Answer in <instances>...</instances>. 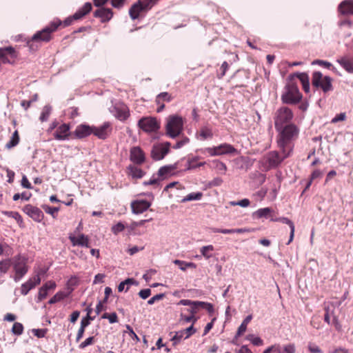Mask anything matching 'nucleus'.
I'll use <instances>...</instances> for the list:
<instances>
[{"instance_id":"53","label":"nucleus","mask_w":353,"mask_h":353,"mask_svg":"<svg viewBox=\"0 0 353 353\" xmlns=\"http://www.w3.org/2000/svg\"><path fill=\"white\" fill-rule=\"evenodd\" d=\"M129 117V113L125 109L118 110L117 117L121 120L124 121Z\"/></svg>"},{"instance_id":"58","label":"nucleus","mask_w":353,"mask_h":353,"mask_svg":"<svg viewBox=\"0 0 353 353\" xmlns=\"http://www.w3.org/2000/svg\"><path fill=\"white\" fill-rule=\"evenodd\" d=\"M94 336H90V337L87 338L84 341H83L81 343H80V345L79 346V348L83 349L85 347H87L90 345H92L94 343Z\"/></svg>"},{"instance_id":"9","label":"nucleus","mask_w":353,"mask_h":353,"mask_svg":"<svg viewBox=\"0 0 353 353\" xmlns=\"http://www.w3.org/2000/svg\"><path fill=\"white\" fill-rule=\"evenodd\" d=\"M138 125L145 132H152L157 131L159 128V123L155 118L144 117L139 121Z\"/></svg>"},{"instance_id":"28","label":"nucleus","mask_w":353,"mask_h":353,"mask_svg":"<svg viewBox=\"0 0 353 353\" xmlns=\"http://www.w3.org/2000/svg\"><path fill=\"white\" fill-rule=\"evenodd\" d=\"M277 221H279L283 223L288 224L290 228V238H289L288 242L287 243V244L289 245L293 241V239L294 236V231H295L294 225L292 221H290L289 219H288L286 217H281V218L278 219Z\"/></svg>"},{"instance_id":"12","label":"nucleus","mask_w":353,"mask_h":353,"mask_svg":"<svg viewBox=\"0 0 353 353\" xmlns=\"http://www.w3.org/2000/svg\"><path fill=\"white\" fill-rule=\"evenodd\" d=\"M23 212L36 222H41L44 216L43 212L37 207L26 205L23 207Z\"/></svg>"},{"instance_id":"31","label":"nucleus","mask_w":353,"mask_h":353,"mask_svg":"<svg viewBox=\"0 0 353 353\" xmlns=\"http://www.w3.org/2000/svg\"><path fill=\"white\" fill-rule=\"evenodd\" d=\"M128 169L129 174L134 179H141L144 175V172L141 168L134 165H130Z\"/></svg>"},{"instance_id":"61","label":"nucleus","mask_w":353,"mask_h":353,"mask_svg":"<svg viewBox=\"0 0 353 353\" xmlns=\"http://www.w3.org/2000/svg\"><path fill=\"white\" fill-rule=\"evenodd\" d=\"M150 294L151 290L149 288L141 290L139 292V296L143 299H146L150 296Z\"/></svg>"},{"instance_id":"17","label":"nucleus","mask_w":353,"mask_h":353,"mask_svg":"<svg viewBox=\"0 0 353 353\" xmlns=\"http://www.w3.org/2000/svg\"><path fill=\"white\" fill-rule=\"evenodd\" d=\"M130 160L136 164H142L145 161V154L139 147H133L130 150Z\"/></svg>"},{"instance_id":"10","label":"nucleus","mask_w":353,"mask_h":353,"mask_svg":"<svg viewBox=\"0 0 353 353\" xmlns=\"http://www.w3.org/2000/svg\"><path fill=\"white\" fill-rule=\"evenodd\" d=\"M170 143L155 145L151 151V157L154 161L163 159L170 150Z\"/></svg>"},{"instance_id":"29","label":"nucleus","mask_w":353,"mask_h":353,"mask_svg":"<svg viewBox=\"0 0 353 353\" xmlns=\"http://www.w3.org/2000/svg\"><path fill=\"white\" fill-rule=\"evenodd\" d=\"M171 336L170 341L172 342V345L176 346L179 344L183 339H185V335L181 330L177 332H171L170 333Z\"/></svg>"},{"instance_id":"18","label":"nucleus","mask_w":353,"mask_h":353,"mask_svg":"<svg viewBox=\"0 0 353 353\" xmlns=\"http://www.w3.org/2000/svg\"><path fill=\"white\" fill-rule=\"evenodd\" d=\"M16 57L15 50L12 47L0 48V63H10V58L14 59Z\"/></svg>"},{"instance_id":"35","label":"nucleus","mask_w":353,"mask_h":353,"mask_svg":"<svg viewBox=\"0 0 353 353\" xmlns=\"http://www.w3.org/2000/svg\"><path fill=\"white\" fill-rule=\"evenodd\" d=\"M199 136L201 140L211 139L213 137L212 130L207 126H203L201 128Z\"/></svg>"},{"instance_id":"8","label":"nucleus","mask_w":353,"mask_h":353,"mask_svg":"<svg viewBox=\"0 0 353 353\" xmlns=\"http://www.w3.org/2000/svg\"><path fill=\"white\" fill-rule=\"evenodd\" d=\"M312 85L316 88H321L324 92L333 89L332 79L328 76H323L321 72H314L312 74Z\"/></svg>"},{"instance_id":"2","label":"nucleus","mask_w":353,"mask_h":353,"mask_svg":"<svg viewBox=\"0 0 353 353\" xmlns=\"http://www.w3.org/2000/svg\"><path fill=\"white\" fill-rule=\"evenodd\" d=\"M281 98L283 103L294 105L301 100L302 94L295 83H289L284 87Z\"/></svg>"},{"instance_id":"20","label":"nucleus","mask_w":353,"mask_h":353,"mask_svg":"<svg viewBox=\"0 0 353 353\" xmlns=\"http://www.w3.org/2000/svg\"><path fill=\"white\" fill-rule=\"evenodd\" d=\"M92 126L88 125H79L74 131V134L77 137L82 139L92 134Z\"/></svg>"},{"instance_id":"64","label":"nucleus","mask_w":353,"mask_h":353,"mask_svg":"<svg viewBox=\"0 0 353 353\" xmlns=\"http://www.w3.org/2000/svg\"><path fill=\"white\" fill-rule=\"evenodd\" d=\"M32 332L34 333V336H37L38 338H43L46 335V330H45V329H33Z\"/></svg>"},{"instance_id":"49","label":"nucleus","mask_w":353,"mask_h":353,"mask_svg":"<svg viewBox=\"0 0 353 353\" xmlns=\"http://www.w3.org/2000/svg\"><path fill=\"white\" fill-rule=\"evenodd\" d=\"M248 339L250 340L252 343L256 346H261L263 344V341L260 337H254L252 334L249 335L248 336Z\"/></svg>"},{"instance_id":"33","label":"nucleus","mask_w":353,"mask_h":353,"mask_svg":"<svg viewBox=\"0 0 353 353\" xmlns=\"http://www.w3.org/2000/svg\"><path fill=\"white\" fill-rule=\"evenodd\" d=\"M214 248L212 245L203 246L200 248V253L205 259H209L212 256V252Z\"/></svg>"},{"instance_id":"43","label":"nucleus","mask_w":353,"mask_h":353,"mask_svg":"<svg viewBox=\"0 0 353 353\" xmlns=\"http://www.w3.org/2000/svg\"><path fill=\"white\" fill-rule=\"evenodd\" d=\"M271 211H272L271 208H261V209L258 210L257 211L255 212L254 214L256 215V216L258 218H262V217L267 218L268 216L271 212Z\"/></svg>"},{"instance_id":"52","label":"nucleus","mask_w":353,"mask_h":353,"mask_svg":"<svg viewBox=\"0 0 353 353\" xmlns=\"http://www.w3.org/2000/svg\"><path fill=\"white\" fill-rule=\"evenodd\" d=\"M125 229V225L123 223L119 222L116 225L112 227V232L114 234H117L118 233L122 232Z\"/></svg>"},{"instance_id":"36","label":"nucleus","mask_w":353,"mask_h":353,"mask_svg":"<svg viewBox=\"0 0 353 353\" xmlns=\"http://www.w3.org/2000/svg\"><path fill=\"white\" fill-rule=\"evenodd\" d=\"M198 159H199L198 157L189 158L188 159V162H187L188 165H187L186 169L192 170V169H194V168L203 166L205 164V162H199L198 165H194V162L197 161Z\"/></svg>"},{"instance_id":"23","label":"nucleus","mask_w":353,"mask_h":353,"mask_svg":"<svg viewBox=\"0 0 353 353\" xmlns=\"http://www.w3.org/2000/svg\"><path fill=\"white\" fill-rule=\"evenodd\" d=\"M94 15L95 17L101 18L102 22H105L109 21L112 17L113 13L111 9L101 8L97 10Z\"/></svg>"},{"instance_id":"42","label":"nucleus","mask_w":353,"mask_h":353,"mask_svg":"<svg viewBox=\"0 0 353 353\" xmlns=\"http://www.w3.org/2000/svg\"><path fill=\"white\" fill-rule=\"evenodd\" d=\"M294 77H296L300 80V81L302 83V85H304L305 83L309 82V77L306 73L296 72V73H294V74L290 75V77H292V78Z\"/></svg>"},{"instance_id":"41","label":"nucleus","mask_w":353,"mask_h":353,"mask_svg":"<svg viewBox=\"0 0 353 353\" xmlns=\"http://www.w3.org/2000/svg\"><path fill=\"white\" fill-rule=\"evenodd\" d=\"M52 111V107L49 105H46L43 107L42 112L40 116V120L41 121H46L48 120Z\"/></svg>"},{"instance_id":"4","label":"nucleus","mask_w":353,"mask_h":353,"mask_svg":"<svg viewBox=\"0 0 353 353\" xmlns=\"http://www.w3.org/2000/svg\"><path fill=\"white\" fill-rule=\"evenodd\" d=\"M12 266L14 274L11 275L10 277L12 278L15 282L19 281L28 271L27 259L20 254L12 258Z\"/></svg>"},{"instance_id":"40","label":"nucleus","mask_w":353,"mask_h":353,"mask_svg":"<svg viewBox=\"0 0 353 353\" xmlns=\"http://www.w3.org/2000/svg\"><path fill=\"white\" fill-rule=\"evenodd\" d=\"M42 208L47 214H50L53 218L57 217V214L59 210L58 207H50L48 205H43Z\"/></svg>"},{"instance_id":"34","label":"nucleus","mask_w":353,"mask_h":353,"mask_svg":"<svg viewBox=\"0 0 353 353\" xmlns=\"http://www.w3.org/2000/svg\"><path fill=\"white\" fill-rule=\"evenodd\" d=\"M252 319V315H248V316L245 317V319L243 321V322L238 328L237 332L236 334V337L241 336L246 331L247 325L251 321Z\"/></svg>"},{"instance_id":"44","label":"nucleus","mask_w":353,"mask_h":353,"mask_svg":"<svg viewBox=\"0 0 353 353\" xmlns=\"http://www.w3.org/2000/svg\"><path fill=\"white\" fill-rule=\"evenodd\" d=\"M150 219H143L139 221H132L128 226L130 232L134 231L137 227L143 225L146 222L149 221Z\"/></svg>"},{"instance_id":"62","label":"nucleus","mask_w":353,"mask_h":353,"mask_svg":"<svg viewBox=\"0 0 353 353\" xmlns=\"http://www.w3.org/2000/svg\"><path fill=\"white\" fill-rule=\"evenodd\" d=\"M86 323H84L83 324V325H81L79 330H78V332H77V337H76V341L77 342H79L83 336V334H84V332H85V325Z\"/></svg>"},{"instance_id":"7","label":"nucleus","mask_w":353,"mask_h":353,"mask_svg":"<svg viewBox=\"0 0 353 353\" xmlns=\"http://www.w3.org/2000/svg\"><path fill=\"white\" fill-rule=\"evenodd\" d=\"M293 117L294 114L289 108L285 106L281 107L275 112L274 118L275 128H279L291 123L290 122Z\"/></svg>"},{"instance_id":"25","label":"nucleus","mask_w":353,"mask_h":353,"mask_svg":"<svg viewBox=\"0 0 353 353\" xmlns=\"http://www.w3.org/2000/svg\"><path fill=\"white\" fill-rule=\"evenodd\" d=\"M218 156L223 154H231L237 152L232 145L223 143L217 146Z\"/></svg>"},{"instance_id":"59","label":"nucleus","mask_w":353,"mask_h":353,"mask_svg":"<svg viewBox=\"0 0 353 353\" xmlns=\"http://www.w3.org/2000/svg\"><path fill=\"white\" fill-rule=\"evenodd\" d=\"M181 318L183 321H184L186 323L192 322L194 323L197 321V318L191 314L189 316H185L181 314Z\"/></svg>"},{"instance_id":"63","label":"nucleus","mask_w":353,"mask_h":353,"mask_svg":"<svg viewBox=\"0 0 353 353\" xmlns=\"http://www.w3.org/2000/svg\"><path fill=\"white\" fill-rule=\"evenodd\" d=\"M190 139L188 137L183 138L182 140L179 141L173 146L174 149H179L189 142Z\"/></svg>"},{"instance_id":"26","label":"nucleus","mask_w":353,"mask_h":353,"mask_svg":"<svg viewBox=\"0 0 353 353\" xmlns=\"http://www.w3.org/2000/svg\"><path fill=\"white\" fill-rule=\"evenodd\" d=\"M296 346L294 343H288L281 347L279 344H275V353H295Z\"/></svg>"},{"instance_id":"54","label":"nucleus","mask_w":353,"mask_h":353,"mask_svg":"<svg viewBox=\"0 0 353 353\" xmlns=\"http://www.w3.org/2000/svg\"><path fill=\"white\" fill-rule=\"evenodd\" d=\"M164 296H165V294H163V293L156 294L148 301V304L152 305L156 301H161V299H163L164 298Z\"/></svg>"},{"instance_id":"3","label":"nucleus","mask_w":353,"mask_h":353,"mask_svg":"<svg viewBox=\"0 0 353 353\" xmlns=\"http://www.w3.org/2000/svg\"><path fill=\"white\" fill-rule=\"evenodd\" d=\"M183 130V119L178 115H170L167 119L165 125L166 134L174 139L179 136Z\"/></svg>"},{"instance_id":"22","label":"nucleus","mask_w":353,"mask_h":353,"mask_svg":"<svg viewBox=\"0 0 353 353\" xmlns=\"http://www.w3.org/2000/svg\"><path fill=\"white\" fill-rule=\"evenodd\" d=\"M337 62L347 72L353 73V57L343 56L337 59Z\"/></svg>"},{"instance_id":"14","label":"nucleus","mask_w":353,"mask_h":353,"mask_svg":"<svg viewBox=\"0 0 353 353\" xmlns=\"http://www.w3.org/2000/svg\"><path fill=\"white\" fill-rule=\"evenodd\" d=\"M151 205V203L146 200H137L131 203L132 212L138 214L146 211Z\"/></svg>"},{"instance_id":"46","label":"nucleus","mask_w":353,"mask_h":353,"mask_svg":"<svg viewBox=\"0 0 353 353\" xmlns=\"http://www.w3.org/2000/svg\"><path fill=\"white\" fill-rule=\"evenodd\" d=\"M65 297V295L63 292H57L54 296H53L48 301L49 304H54L56 303L62 299H63Z\"/></svg>"},{"instance_id":"15","label":"nucleus","mask_w":353,"mask_h":353,"mask_svg":"<svg viewBox=\"0 0 353 353\" xmlns=\"http://www.w3.org/2000/svg\"><path fill=\"white\" fill-rule=\"evenodd\" d=\"M40 282L41 279L39 275H35L34 276L29 279L28 281L21 285V293L23 295H26L30 290L34 288L37 285L39 284Z\"/></svg>"},{"instance_id":"60","label":"nucleus","mask_w":353,"mask_h":353,"mask_svg":"<svg viewBox=\"0 0 353 353\" xmlns=\"http://www.w3.org/2000/svg\"><path fill=\"white\" fill-rule=\"evenodd\" d=\"M312 64L313 65L318 64V65L325 67L326 68H330L331 67H332V65L331 63L326 61L319 60V59L314 60L312 62Z\"/></svg>"},{"instance_id":"11","label":"nucleus","mask_w":353,"mask_h":353,"mask_svg":"<svg viewBox=\"0 0 353 353\" xmlns=\"http://www.w3.org/2000/svg\"><path fill=\"white\" fill-rule=\"evenodd\" d=\"M152 6L151 3H148V4L146 5L143 1L139 0L130 8L129 14L132 19H136L139 17V13L141 11L149 10Z\"/></svg>"},{"instance_id":"50","label":"nucleus","mask_w":353,"mask_h":353,"mask_svg":"<svg viewBox=\"0 0 353 353\" xmlns=\"http://www.w3.org/2000/svg\"><path fill=\"white\" fill-rule=\"evenodd\" d=\"M174 263L176 265H184V267H180V269L185 271L188 268H196V265L193 263H185L180 260H175Z\"/></svg>"},{"instance_id":"45","label":"nucleus","mask_w":353,"mask_h":353,"mask_svg":"<svg viewBox=\"0 0 353 353\" xmlns=\"http://www.w3.org/2000/svg\"><path fill=\"white\" fill-rule=\"evenodd\" d=\"M23 331V326L21 323L16 322L13 324L12 332L15 335H21Z\"/></svg>"},{"instance_id":"5","label":"nucleus","mask_w":353,"mask_h":353,"mask_svg":"<svg viewBox=\"0 0 353 353\" xmlns=\"http://www.w3.org/2000/svg\"><path fill=\"white\" fill-rule=\"evenodd\" d=\"M61 24V21L59 19L54 20L52 21L49 26H46L42 30L37 32L34 34L32 37L31 41L28 42V46L31 49H33L32 44L31 42H38V41H46L48 42L51 39V33L55 31L57 28Z\"/></svg>"},{"instance_id":"47","label":"nucleus","mask_w":353,"mask_h":353,"mask_svg":"<svg viewBox=\"0 0 353 353\" xmlns=\"http://www.w3.org/2000/svg\"><path fill=\"white\" fill-rule=\"evenodd\" d=\"M197 304L201 305V308L205 309L210 314H213L214 312V307L212 303L201 301V303H198Z\"/></svg>"},{"instance_id":"6","label":"nucleus","mask_w":353,"mask_h":353,"mask_svg":"<svg viewBox=\"0 0 353 353\" xmlns=\"http://www.w3.org/2000/svg\"><path fill=\"white\" fill-rule=\"evenodd\" d=\"M285 152L281 151V154H279L276 151H271L265 154L261 160V163L263 167L268 170L278 167L281 163L288 157L285 156Z\"/></svg>"},{"instance_id":"38","label":"nucleus","mask_w":353,"mask_h":353,"mask_svg":"<svg viewBox=\"0 0 353 353\" xmlns=\"http://www.w3.org/2000/svg\"><path fill=\"white\" fill-rule=\"evenodd\" d=\"M203 194L201 192H192L184 197L181 202L185 203L190 201H198L201 199Z\"/></svg>"},{"instance_id":"37","label":"nucleus","mask_w":353,"mask_h":353,"mask_svg":"<svg viewBox=\"0 0 353 353\" xmlns=\"http://www.w3.org/2000/svg\"><path fill=\"white\" fill-rule=\"evenodd\" d=\"M12 266V259H8L0 261V272L6 274Z\"/></svg>"},{"instance_id":"48","label":"nucleus","mask_w":353,"mask_h":353,"mask_svg":"<svg viewBox=\"0 0 353 353\" xmlns=\"http://www.w3.org/2000/svg\"><path fill=\"white\" fill-rule=\"evenodd\" d=\"M213 163L214 164L215 168L216 170H218L219 171H220L222 173L225 172V171L227 170V167L224 163H223L219 160H214V161H213Z\"/></svg>"},{"instance_id":"1","label":"nucleus","mask_w":353,"mask_h":353,"mask_svg":"<svg viewBox=\"0 0 353 353\" xmlns=\"http://www.w3.org/2000/svg\"><path fill=\"white\" fill-rule=\"evenodd\" d=\"M279 132L277 143L281 151L285 152V157H290L293 150L292 143L298 139L299 128L294 123H289L276 128Z\"/></svg>"},{"instance_id":"16","label":"nucleus","mask_w":353,"mask_h":353,"mask_svg":"<svg viewBox=\"0 0 353 353\" xmlns=\"http://www.w3.org/2000/svg\"><path fill=\"white\" fill-rule=\"evenodd\" d=\"M69 239L73 246L78 245L85 248L90 247L89 238L83 234H81L77 236H75L73 234H70Z\"/></svg>"},{"instance_id":"57","label":"nucleus","mask_w":353,"mask_h":353,"mask_svg":"<svg viewBox=\"0 0 353 353\" xmlns=\"http://www.w3.org/2000/svg\"><path fill=\"white\" fill-rule=\"evenodd\" d=\"M307 348L311 353H320L321 352V348L316 345L315 343H309L307 345Z\"/></svg>"},{"instance_id":"19","label":"nucleus","mask_w":353,"mask_h":353,"mask_svg":"<svg viewBox=\"0 0 353 353\" xmlns=\"http://www.w3.org/2000/svg\"><path fill=\"white\" fill-rule=\"evenodd\" d=\"M198 303H201V301H191L189 299H181L179 302V305H189L190 307L189 309H187V312H188L190 314L195 316L201 308V305L199 304H197Z\"/></svg>"},{"instance_id":"27","label":"nucleus","mask_w":353,"mask_h":353,"mask_svg":"<svg viewBox=\"0 0 353 353\" xmlns=\"http://www.w3.org/2000/svg\"><path fill=\"white\" fill-rule=\"evenodd\" d=\"M92 9V4L90 3H85V5L77 11L73 15L72 18L74 20L80 19L85 14H87Z\"/></svg>"},{"instance_id":"13","label":"nucleus","mask_w":353,"mask_h":353,"mask_svg":"<svg viewBox=\"0 0 353 353\" xmlns=\"http://www.w3.org/2000/svg\"><path fill=\"white\" fill-rule=\"evenodd\" d=\"M92 134L99 139H105L111 131L110 123L105 122L98 128L92 126Z\"/></svg>"},{"instance_id":"21","label":"nucleus","mask_w":353,"mask_h":353,"mask_svg":"<svg viewBox=\"0 0 353 353\" xmlns=\"http://www.w3.org/2000/svg\"><path fill=\"white\" fill-rule=\"evenodd\" d=\"M69 125L63 123L61 125L54 133V137L57 140H65L69 137Z\"/></svg>"},{"instance_id":"30","label":"nucleus","mask_w":353,"mask_h":353,"mask_svg":"<svg viewBox=\"0 0 353 353\" xmlns=\"http://www.w3.org/2000/svg\"><path fill=\"white\" fill-rule=\"evenodd\" d=\"M176 168L175 165H165L161 167L158 171L159 176L164 179L168 176Z\"/></svg>"},{"instance_id":"24","label":"nucleus","mask_w":353,"mask_h":353,"mask_svg":"<svg viewBox=\"0 0 353 353\" xmlns=\"http://www.w3.org/2000/svg\"><path fill=\"white\" fill-rule=\"evenodd\" d=\"M339 10L342 14H353V1L345 0L339 6Z\"/></svg>"},{"instance_id":"39","label":"nucleus","mask_w":353,"mask_h":353,"mask_svg":"<svg viewBox=\"0 0 353 353\" xmlns=\"http://www.w3.org/2000/svg\"><path fill=\"white\" fill-rule=\"evenodd\" d=\"M172 100V97L168 92H163L159 94L156 99V102L157 104H160L161 101H167L169 102Z\"/></svg>"},{"instance_id":"51","label":"nucleus","mask_w":353,"mask_h":353,"mask_svg":"<svg viewBox=\"0 0 353 353\" xmlns=\"http://www.w3.org/2000/svg\"><path fill=\"white\" fill-rule=\"evenodd\" d=\"M181 331L183 332V333L185 335V339H188L190 336H191L192 334H194L196 332V330L194 327L193 324H192L190 327H188L184 330H181Z\"/></svg>"},{"instance_id":"55","label":"nucleus","mask_w":353,"mask_h":353,"mask_svg":"<svg viewBox=\"0 0 353 353\" xmlns=\"http://www.w3.org/2000/svg\"><path fill=\"white\" fill-rule=\"evenodd\" d=\"M250 200L248 199H243L242 200H240L237 202L232 201L231 202L232 205H239L243 208L248 207L250 205Z\"/></svg>"},{"instance_id":"32","label":"nucleus","mask_w":353,"mask_h":353,"mask_svg":"<svg viewBox=\"0 0 353 353\" xmlns=\"http://www.w3.org/2000/svg\"><path fill=\"white\" fill-rule=\"evenodd\" d=\"M19 135L17 130H15L14 133L12 134V137H10V141L6 144V148L7 149H11L16 145H18L19 143Z\"/></svg>"},{"instance_id":"56","label":"nucleus","mask_w":353,"mask_h":353,"mask_svg":"<svg viewBox=\"0 0 353 353\" xmlns=\"http://www.w3.org/2000/svg\"><path fill=\"white\" fill-rule=\"evenodd\" d=\"M48 291L43 287L40 288L38 293L37 302L41 301L48 296Z\"/></svg>"}]
</instances>
